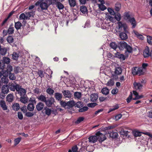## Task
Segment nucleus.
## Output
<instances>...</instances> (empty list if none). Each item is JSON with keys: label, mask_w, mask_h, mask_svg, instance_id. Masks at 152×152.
<instances>
[{"label": "nucleus", "mask_w": 152, "mask_h": 152, "mask_svg": "<svg viewBox=\"0 0 152 152\" xmlns=\"http://www.w3.org/2000/svg\"><path fill=\"white\" fill-rule=\"evenodd\" d=\"M66 108L70 109L73 107L75 105V102L74 101H70L67 102Z\"/></svg>", "instance_id": "nucleus-10"}, {"label": "nucleus", "mask_w": 152, "mask_h": 152, "mask_svg": "<svg viewBox=\"0 0 152 152\" xmlns=\"http://www.w3.org/2000/svg\"><path fill=\"white\" fill-rule=\"evenodd\" d=\"M26 89L24 88H21V90H20L18 93L20 94V97L24 96L26 95Z\"/></svg>", "instance_id": "nucleus-19"}, {"label": "nucleus", "mask_w": 152, "mask_h": 152, "mask_svg": "<svg viewBox=\"0 0 152 152\" xmlns=\"http://www.w3.org/2000/svg\"><path fill=\"white\" fill-rule=\"evenodd\" d=\"M46 92L49 95H52L53 94L54 92V91L51 88H48V89L46 90Z\"/></svg>", "instance_id": "nucleus-34"}, {"label": "nucleus", "mask_w": 152, "mask_h": 152, "mask_svg": "<svg viewBox=\"0 0 152 152\" xmlns=\"http://www.w3.org/2000/svg\"><path fill=\"white\" fill-rule=\"evenodd\" d=\"M34 108V106L33 103H29L28 105L27 108L30 111H32Z\"/></svg>", "instance_id": "nucleus-31"}, {"label": "nucleus", "mask_w": 152, "mask_h": 152, "mask_svg": "<svg viewBox=\"0 0 152 152\" xmlns=\"http://www.w3.org/2000/svg\"><path fill=\"white\" fill-rule=\"evenodd\" d=\"M37 98L39 100L45 102L47 99V98L45 96L41 94L38 97H37Z\"/></svg>", "instance_id": "nucleus-21"}, {"label": "nucleus", "mask_w": 152, "mask_h": 152, "mask_svg": "<svg viewBox=\"0 0 152 152\" xmlns=\"http://www.w3.org/2000/svg\"><path fill=\"white\" fill-rule=\"evenodd\" d=\"M60 104L62 107H64L66 108L67 107V102H64L63 101H60Z\"/></svg>", "instance_id": "nucleus-60"}, {"label": "nucleus", "mask_w": 152, "mask_h": 152, "mask_svg": "<svg viewBox=\"0 0 152 152\" xmlns=\"http://www.w3.org/2000/svg\"><path fill=\"white\" fill-rule=\"evenodd\" d=\"M101 92L103 94L106 95L109 93V90L106 87L103 88L101 90Z\"/></svg>", "instance_id": "nucleus-26"}, {"label": "nucleus", "mask_w": 152, "mask_h": 152, "mask_svg": "<svg viewBox=\"0 0 152 152\" xmlns=\"http://www.w3.org/2000/svg\"><path fill=\"white\" fill-rule=\"evenodd\" d=\"M44 106V104L43 103L39 102L36 106V108L38 111H39L43 109Z\"/></svg>", "instance_id": "nucleus-15"}, {"label": "nucleus", "mask_w": 152, "mask_h": 152, "mask_svg": "<svg viewBox=\"0 0 152 152\" xmlns=\"http://www.w3.org/2000/svg\"><path fill=\"white\" fill-rule=\"evenodd\" d=\"M81 93L78 92H75L74 93V96L78 99L80 98L81 96Z\"/></svg>", "instance_id": "nucleus-50"}, {"label": "nucleus", "mask_w": 152, "mask_h": 152, "mask_svg": "<svg viewBox=\"0 0 152 152\" xmlns=\"http://www.w3.org/2000/svg\"><path fill=\"white\" fill-rule=\"evenodd\" d=\"M124 16L128 20L132 18L131 17L129 12H125L124 14Z\"/></svg>", "instance_id": "nucleus-51"}, {"label": "nucleus", "mask_w": 152, "mask_h": 152, "mask_svg": "<svg viewBox=\"0 0 152 152\" xmlns=\"http://www.w3.org/2000/svg\"><path fill=\"white\" fill-rule=\"evenodd\" d=\"M0 105L4 110H6L7 109V107L6 105L5 102L4 101L1 100L0 101Z\"/></svg>", "instance_id": "nucleus-25"}, {"label": "nucleus", "mask_w": 152, "mask_h": 152, "mask_svg": "<svg viewBox=\"0 0 152 152\" xmlns=\"http://www.w3.org/2000/svg\"><path fill=\"white\" fill-rule=\"evenodd\" d=\"M52 4L56 5V7L59 10L63 9L64 7V6L59 1H56L55 3Z\"/></svg>", "instance_id": "nucleus-17"}, {"label": "nucleus", "mask_w": 152, "mask_h": 152, "mask_svg": "<svg viewBox=\"0 0 152 152\" xmlns=\"http://www.w3.org/2000/svg\"><path fill=\"white\" fill-rule=\"evenodd\" d=\"M13 110L15 111H18L20 109V105L18 103H15L12 106Z\"/></svg>", "instance_id": "nucleus-24"}, {"label": "nucleus", "mask_w": 152, "mask_h": 152, "mask_svg": "<svg viewBox=\"0 0 152 152\" xmlns=\"http://www.w3.org/2000/svg\"><path fill=\"white\" fill-rule=\"evenodd\" d=\"M55 102L54 98L52 97H49L46 99L45 102L47 107H52Z\"/></svg>", "instance_id": "nucleus-4"}, {"label": "nucleus", "mask_w": 152, "mask_h": 152, "mask_svg": "<svg viewBox=\"0 0 152 152\" xmlns=\"http://www.w3.org/2000/svg\"><path fill=\"white\" fill-rule=\"evenodd\" d=\"M133 85L134 88L136 90H140L142 88V85L140 83L134 82Z\"/></svg>", "instance_id": "nucleus-9"}, {"label": "nucleus", "mask_w": 152, "mask_h": 152, "mask_svg": "<svg viewBox=\"0 0 152 152\" xmlns=\"http://www.w3.org/2000/svg\"><path fill=\"white\" fill-rule=\"evenodd\" d=\"M21 88H21V86H20L18 84H16L15 86V90L19 92L20 90H21Z\"/></svg>", "instance_id": "nucleus-64"}, {"label": "nucleus", "mask_w": 152, "mask_h": 152, "mask_svg": "<svg viewBox=\"0 0 152 152\" xmlns=\"http://www.w3.org/2000/svg\"><path fill=\"white\" fill-rule=\"evenodd\" d=\"M19 57V54L16 52H14L12 54V58L15 60H17Z\"/></svg>", "instance_id": "nucleus-36"}, {"label": "nucleus", "mask_w": 152, "mask_h": 152, "mask_svg": "<svg viewBox=\"0 0 152 152\" xmlns=\"http://www.w3.org/2000/svg\"><path fill=\"white\" fill-rule=\"evenodd\" d=\"M118 47L120 50H123L124 49H126V51L129 53L132 51V48L124 41H121L118 42Z\"/></svg>", "instance_id": "nucleus-3"}, {"label": "nucleus", "mask_w": 152, "mask_h": 152, "mask_svg": "<svg viewBox=\"0 0 152 152\" xmlns=\"http://www.w3.org/2000/svg\"><path fill=\"white\" fill-rule=\"evenodd\" d=\"M62 94L61 93L57 92L55 93L54 97L58 101H60L62 98Z\"/></svg>", "instance_id": "nucleus-16"}, {"label": "nucleus", "mask_w": 152, "mask_h": 152, "mask_svg": "<svg viewBox=\"0 0 152 152\" xmlns=\"http://www.w3.org/2000/svg\"><path fill=\"white\" fill-rule=\"evenodd\" d=\"M122 69L121 67L118 66L115 67L114 73L116 75H121L122 73Z\"/></svg>", "instance_id": "nucleus-11"}, {"label": "nucleus", "mask_w": 152, "mask_h": 152, "mask_svg": "<svg viewBox=\"0 0 152 152\" xmlns=\"http://www.w3.org/2000/svg\"><path fill=\"white\" fill-rule=\"evenodd\" d=\"M129 33V32L127 33L124 31V32H120L119 37L121 39L123 40H126L128 38V36L127 33Z\"/></svg>", "instance_id": "nucleus-6"}, {"label": "nucleus", "mask_w": 152, "mask_h": 152, "mask_svg": "<svg viewBox=\"0 0 152 152\" xmlns=\"http://www.w3.org/2000/svg\"><path fill=\"white\" fill-rule=\"evenodd\" d=\"M110 46L111 48L114 50H115L118 47V45H116L115 42H113L110 44Z\"/></svg>", "instance_id": "nucleus-42"}, {"label": "nucleus", "mask_w": 152, "mask_h": 152, "mask_svg": "<svg viewBox=\"0 0 152 152\" xmlns=\"http://www.w3.org/2000/svg\"><path fill=\"white\" fill-rule=\"evenodd\" d=\"M15 85L13 83H11L10 84L9 88L10 89L11 91H15Z\"/></svg>", "instance_id": "nucleus-48"}, {"label": "nucleus", "mask_w": 152, "mask_h": 152, "mask_svg": "<svg viewBox=\"0 0 152 152\" xmlns=\"http://www.w3.org/2000/svg\"><path fill=\"white\" fill-rule=\"evenodd\" d=\"M21 140V137H20L18 138L15 139L14 141L15 142V145H18L20 142Z\"/></svg>", "instance_id": "nucleus-52"}, {"label": "nucleus", "mask_w": 152, "mask_h": 152, "mask_svg": "<svg viewBox=\"0 0 152 152\" xmlns=\"http://www.w3.org/2000/svg\"><path fill=\"white\" fill-rule=\"evenodd\" d=\"M8 76H4L1 78L2 82L4 84H7L8 82Z\"/></svg>", "instance_id": "nucleus-35"}, {"label": "nucleus", "mask_w": 152, "mask_h": 152, "mask_svg": "<svg viewBox=\"0 0 152 152\" xmlns=\"http://www.w3.org/2000/svg\"><path fill=\"white\" fill-rule=\"evenodd\" d=\"M106 139L105 135L101 133L99 131L96 132L95 135L90 136L88 138L89 141L90 142L94 143L97 140L100 143H102Z\"/></svg>", "instance_id": "nucleus-1"}, {"label": "nucleus", "mask_w": 152, "mask_h": 152, "mask_svg": "<svg viewBox=\"0 0 152 152\" xmlns=\"http://www.w3.org/2000/svg\"><path fill=\"white\" fill-rule=\"evenodd\" d=\"M14 28L9 27L7 30L8 34H12L14 33Z\"/></svg>", "instance_id": "nucleus-46"}, {"label": "nucleus", "mask_w": 152, "mask_h": 152, "mask_svg": "<svg viewBox=\"0 0 152 152\" xmlns=\"http://www.w3.org/2000/svg\"><path fill=\"white\" fill-rule=\"evenodd\" d=\"M22 26V23L18 21L15 22V27L17 31L20 29L21 27Z\"/></svg>", "instance_id": "nucleus-20"}, {"label": "nucleus", "mask_w": 152, "mask_h": 152, "mask_svg": "<svg viewBox=\"0 0 152 152\" xmlns=\"http://www.w3.org/2000/svg\"><path fill=\"white\" fill-rule=\"evenodd\" d=\"M143 54L145 58L148 57L150 56V50L148 47L146 46L144 50Z\"/></svg>", "instance_id": "nucleus-7"}, {"label": "nucleus", "mask_w": 152, "mask_h": 152, "mask_svg": "<svg viewBox=\"0 0 152 152\" xmlns=\"http://www.w3.org/2000/svg\"><path fill=\"white\" fill-rule=\"evenodd\" d=\"M75 107L80 108L83 106V104L82 102L79 101L76 103L75 102Z\"/></svg>", "instance_id": "nucleus-30"}, {"label": "nucleus", "mask_w": 152, "mask_h": 152, "mask_svg": "<svg viewBox=\"0 0 152 152\" xmlns=\"http://www.w3.org/2000/svg\"><path fill=\"white\" fill-rule=\"evenodd\" d=\"M2 61L6 64H8L10 62V59L8 57H4L3 58Z\"/></svg>", "instance_id": "nucleus-43"}, {"label": "nucleus", "mask_w": 152, "mask_h": 152, "mask_svg": "<svg viewBox=\"0 0 152 152\" xmlns=\"http://www.w3.org/2000/svg\"><path fill=\"white\" fill-rule=\"evenodd\" d=\"M88 109V107L86 106L82 107L79 108L78 110V111L80 112H83L87 111Z\"/></svg>", "instance_id": "nucleus-47"}, {"label": "nucleus", "mask_w": 152, "mask_h": 152, "mask_svg": "<svg viewBox=\"0 0 152 152\" xmlns=\"http://www.w3.org/2000/svg\"><path fill=\"white\" fill-rule=\"evenodd\" d=\"M121 7V4L119 2H117L115 5V10L116 11L118 12L119 11Z\"/></svg>", "instance_id": "nucleus-38"}, {"label": "nucleus", "mask_w": 152, "mask_h": 152, "mask_svg": "<svg viewBox=\"0 0 152 152\" xmlns=\"http://www.w3.org/2000/svg\"><path fill=\"white\" fill-rule=\"evenodd\" d=\"M44 110H45V113L47 115L49 116L51 114L52 112V110L51 109L46 107H44Z\"/></svg>", "instance_id": "nucleus-29"}, {"label": "nucleus", "mask_w": 152, "mask_h": 152, "mask_svg": "<svg viewBox=\"0 0 152 152\" xmlns=\"http://www.w3.org/2000/svg\"><path fill=\"white\" fill-rule=\"evenodd\" d=\"M97 105V103L94 102L88 103V104L87 106L89 107L92 108L94 107Z\"/></svg>", "instance_id": "nucleus-57"}, {"label": "nucleus", "mask_w": 152, "mask_h": 152, "mask_svg": "<svg viewBox=\"0 0 152 152\" xmlns=\"http://www.w3.org/2000/svg\"><path fill=\"white\" fill-rule=\"evenodd\" d=\"M80 10L84 14L88 12L87 8L84 6H82L80 7Z\"/></svg>", "instance_id": "nucleus-32"}, {"label": "nucleus", "mask_w": 152, "mask_h": 152, "mask_svg": "<svg viewBox=\"0 0 152 152\" xmlns=\"http://www.w3.org/2000/svg\"><path fill=\"white\" fill-rule=\"evenodd\" d=\"M98 96L97 94L94 93L92 94L90 96V99L92 102H94L96 101L98 99Z\"/></svg>", "instance_id": "nucleus-12"}, {"label": "nucleus", "mask_w": 152, "mask_h": 152, "mask_svg": "<svg viewBox=\"0 0 152 152\" xmlns=\"http://www.w3.org/2000/svg\"><path fill=\"white\" fill-rule=\"evenodd\" d=\"M138 67H133L132 69V73L133 75H137V72L138 70Z\"/></svg>", "instance_id": "nucleus-44"}, {"label": "nucleus", "mask_w": 152, "mask_h": 152, "mask_svg": "<svg viewBox=\"0 0 152 152\" xmlns=\"http://www.w3.org/2000/svg\"><path fill=\"white\" fill-rule=\"evenodd\" d=\"M28 98L26 95L24 96L20 97V99L21 102L24 104H26L28 102Z\"/></svg>", "instance_id": "nucleus-18"}, {"label": "nucleus", "mask_w": 152, "mask_h": 152, "mask_svg": "<svg viewBox=\"0 0 152 152\" xmlns=\"http://www.w3.org/2000/svg\"><path fill=\"white\" fill-rule=\"evenodd\" d=\"M68 1L70 7H74L75 6V0H68Z\"/></svg>", "instance_id": "nucleus-39"}, {"label": "nucleus", "mask_w": 152, "mask_h": 152, "mask_svg": "<svg viewBox=\"0 0 152 152\" xmlns=\"http://www.w3.org/2000/svg\"><path fill=\"white\" fill-rule=\"evenodd\" d=\"M147 41L149 44H152V37L150 36L147 37Z\"/></svg>", "instance_id": "nucleus-58"}, {"label": "nucleus", "mask_w": 152, "mask_h": 152, "mask_svg": "<svg viewBox=\"0 0 152 152\" xmlns=\"http://www.w3.org/2000/svg\"><path fill=\"white\" fill-rule=\"evenodd\" d=\"M137 73V75L139 76H140L143 74L142 69V67H138Z\"/></svg>", "instance_id": "nucleus-45"}, {"label": "nucleus", "mask_w": 152, "mask_h": 152, "mask_svg": "<svg viewBox=\"0 0 152 152\" xmlns=\"http://www.w3.org/2000/svg\"><path fill=\"white\" fill-rule=\"evenodd\" d=\"M38 73L39 76L41 78H42L44 77V75L43 74V71L41 70H39Z\"/></svg>", "instance_id": "nucleus-59"}, {"label": "nucleus", "mask_w": 152, "mask_h": 152, "mask_svg": "<svg viewBox=\"0 0 152 152\" xmlns=\"http://www.w3.org/2000/svg\"><path fill=\"white\" fill-rule=\"evenodd\" d=\"M119 107V105L118 104H117L114 106L113 108H110L108 112V113H109L112 111H114L118 109Z\"/></svg>", "instance_id": "nucleus-49"}, {"label": "nucleus", "mask_w": 152, "mask_h": 152, "mask_svg": "<svg viewBox=\"0 0 152 152\" xmlns=\"http://www.w3.org/2000/svg\"><path fill=\"white\" fill-rule=\"evenodd\" d=\"M109 134L110 137L112 138H115L117 137L118 136L117 133L114 132V131L110 132Z\"/></svg>", "instance_id": "nucleus-22"}, {"label": "nucleus", "mask_w": 152, "mask_h": 152, "mask_svg": "<svg viewBox=\"0 0 152 152\" xmlns=\"http://www.w3.org/2000/svg\"><path fill=\"white\" fill-rule=\"evenodd\" d=\"M86 142H85V141L82 142L81 144V148L79 150V152H80V151H82V149L83 148V150L85 149H88V147L87 146V145L86 143Z\"/></svg>", "instance_id": "nucleus-23"}, {"label": "nucleus", "mask_w": 152, "mask_h": 152, "mask_svg": "<svg viewBox=\"0 0 152 152\" xmlns=\"http://www.w3.org/2000/svg\"><path fill=\"white\" fill-rule=\"evenodd\" d=\"M132 92H131L129 96L126 99V101L128 103H129L131 102V100L132 99Z\"/></svg>", "instance_id": "nucleus-55"}, {"label": "nucleus", "mask_w": 152, "mask_h": 152, "mask_svg": "<svg viewBox=\"0 0 152 152\" xmlns=\"http://www.w3.org/2000/svg\"><path fill=\"white\" fill-rule=\"evenodd\" d=\"M51 0H39L35 4L37 6H39L42 10H47L51 3Z\"/></svg>", "instance_id": "nucleus-2"}, {"label": "nucleus", "mask_w": 152, "mask_h": 152, "mask_svg": "<svg viewBox=\"0 0 152 152\" xmlns=\"http://www.w3.org/2000/svg\"><path fill=\"white\" fill-rule=\"evenodd\" d=\"M115 19L118 21H119L121 19V16L120 13H118L115 15Z\"/></svg>", "instance_id": "nucleus-56"}, {"label": "nucleus", "mask_w": 152, "mask_h": 152, "mask_svg": "<svg viewBox=\"0 0 152 152\" xmlns=\"http://www.w3.org/2000/svg\"><path fill=\"white\" fill-rule=\"evenodd\" d=\"M128 21L130 23L131 25L132 26V28H134L137 25V23L134 18L132 17L131 18L128 20Z\"/></svg>", "instance_id": "nucleus-8"}, {"label": "nucleus", "mask_w": 152, "mask_h": 152, "mask_svg": "<svg viewBox=\"0 0 152 152\" xmlns=\"http://www.w3.org/2000/svg\"><path fill=\"white\" fill-rule=\"evenodd\" d=\"M78 147L77 145H74L72 147V150L69 149L68 152H77Z\"/></svg>", "instance_id": "nucleus-33"}, {"label": "nucleus", "mask_w": 152, "mask_h": 152, "mask_svg": "<svg viewBox=\"0 0 152 152\" xmlns=\"http://www.w3.org/2000/svg\"><path fill=\"white\" fill-rule=\"evenodd\" d=\"M0 53L2 55H4L7 53V50L6 48H2L0 50Z\"/></svg>", "instance_id": "nucleus-53"}, {"label": "nucleus", "mask_w": 152, "mask_h": 152, "mask_svg": "<svg viewBox=\"0 0 152 152\" xmlns=\"http://www.w3.org/2000/svg\"><path fill=\"white\" fill-rule=\"evenodd\" d=\"M142 132H138V131H136L134 133V135L135 137H139L141 136V134Z\"/></svg>", "instance_id": "nucleus-61"}, {"label": "nucleus", "mask_w": 152, "mask_h": 152, "mask_svg": "<svg viewBox=\"0 0 152 152\" xmlns=\"http://www.w3.org/2000/svg\"><path fill=\"white\" fill-rule=\"evenodd\" d=\"M7 40L9 43H13L14 42V39L11 36H9L7 38Z\"/></svg>", "instance_id": "nucleus-41"}, {"label": "nucleus", "mask_w": 152, "mask_h": 152, "mask_svg": "<svg viewBox=\"0 0 152 152\" xmlns=\"http://www.w3.org/2000/svg\"><path fill=\"white\" fill-rule=\"evenodd\" d=\"M9 19L7 18H6L4 19V20L2 22V23L1 24V26H5V25L7 24V21Z\"/></svg>", "instance_id": "nucleus-62"}, {"label": "nucleus", "mask_w": 152, "mask_h": 152, "mask_svg": "<svg viewBox=\"0 0 152 152\" xmlns=\"http://www.w3.org/2000/svg\"><path fill=\"white\" fill-rule=\"evenodd\" d=\"M23 29L22 30V33L25 35H27L30 31V28L27 26H23Z\"/></svg>", "instance_id": "nucleus-14"}, {"label": "nucleus", "mask_w": 152, "mask_h": 152, "mask_svg": "<svg viewBox=\"0 0 152 152\" xmlns=\"http://www.w3.org/2000/svg\"><path fill=\"white\" fill-rule=\"evenodd\" d=\"M13 97L12 94H9L7 96V101L9 102H12L13 100Z\"/></svg>", "instance_id": "nucleus-28"}, {"label": "nucleus", "mask_w": 152, "mask_h": 152, "mask_svg": "<svg viewBox=\"0 0 152 152\" xmlns=\"http://www.w3.org/2000/svg\"><path fill=\"white\" fill-rule=\"evenodd\" d=\"M9 78L10 80H14L16 79L13 73L10 72L9 74Z\"/></svg>", "instance_id": "nucleus-54"}, {"label": "nucleus", "mask_w": 152, "mask_h": 152, "mask_svg": "<svg viewBox=\"0 0 152 152\" xmlns=\"http://www.w3.org/2000/svg\"><path fill=\"white\" fill-rule=\"evenodd\" d=\"M118 24L119 27V31L120 32L121 31V30L123 29L124 32H128V31L127 29V26L125 24L119 21L118 22Z\"/></svg>", "instance_id": "nucleus-5"}, {"label": "nucleus", "mask_w": 152, "mask_h": 152, "mask_svg": "<svg viewBox=\"0 0 152 152\" xmlns=\"http://www.w3.org/2000/svg\"><path fill=\"white\" fill-rule=\"evenodd\" d=\"M114 82L113 79H110L108 82H107V86H113L114 84Z\"/></svg>", "instance_id": "nucleus-37"}, {"label": "nucleus", "mask_w": 152, "mask_h": 152, "mask_svg": "<svg viewBox=\"0 0 152 152\" xmlns=\"http://www.w3.org/2000/svg\"><path fill=\"white\" fill-rule=\"evenodd\" d=\"M62 93L64 96L66 97L70 98L71 97V94L69 90H64L62 91Z\"/></svg>", "instance_id": "nucleus-13"}, {"label": "nucleus", "mask_w": 152, "mask_h": 152, "mask_svg": "<svg viewBox=\"0 0 152 152\" xmlns=\"http://www.w3.org/2000/svg\"><path fill=\"white\" fill-rule=\"evenodd\" d=\"M5 64L2 60H0V69L3 70L6 67Z\"/></svg>", "instance_id": "nucleus-40"}, {"label": "nucleus", "mask_w": 152, "mask_h": 152, "mask_svg": "<svg viewBox=\"0 0 152 152\" xmlns=\"http://www.w3.org/2000/svg\"><path fill=\"white\" fill-rule=\"evenodd\" d=\"M9 91V88L7 86H3L1 89V92L6 94L8 93Z\"/></svg>", "instance_id": "nucleus-27"}, {"label": "nucleus", "mask_w": 152, "mask_h": 152, "mask_svg": "<svg viewBox=\"0 0 152 152\" xmlns=\"http://www.w3.org/2000/svg\"><path fill=\"white\" fill-rule=\"evenodd\" d=\"M2 71L3 74V76H8V72L7 70H4V69L2 70Z\"/></svg>", "instance_id": "nucleus-63"}]
</instances>
